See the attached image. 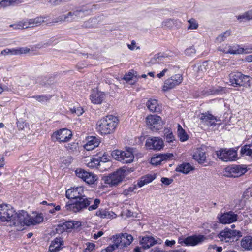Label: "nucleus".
<instances>
[{
    "label": "nucleus",
    "instance_id": "f257e3e1",
    "mask_svg": "<svg viewBox=\"0 0 252 252\" xmlns=\"http://www.w3.org/2000/svg\"><path fill=\"white\" fill-rule=\"evenodd\" d=\"M118 123V119L116 117L108 115L97 122L96 128L101 135L109 134L115 131Z\"/></svg>",
    "mask_w": 252,
    "mask_h": 252
},
{
    "label": "nucleus",
    "instance_id": "f03ea898",
    "mask_svg": "<svg viewBox=\"0 0 252 252\" xmlns=\"http://www.w3.org/2000/svg\"><path fill=\"white\" fill-rule=\"evenodd\" d=\"M92 202L91 198H87L84 196L77 199L72 203L67 202L65 206L63 208L64 212L70 211L73 213H77L82 211L90 205Z\"/></svg>",
    "mask_w": 252,
    "mask_h": 252
},
{
    "label": "nucleus",
    "instance_id": "7ed1b4c3",
    "mask_svg": "<svg viewBox=\"0 0 252 252\" xmlns=\"http://www.w3.org/2000/svg\"><path fill=\"white\" fill-rule=\"evenodd\" d=\"M112 156L123 163H129L133 161L134 155L131 149L122 151L116 150L112 152Z\"/></svg>",
    "mask_w": 252,
    "mask_h": 252
},
{
    "label": "nucleus",
    "instance_id": "20e7f679",
    "mask_svg": "<svg viewBox=\"0 0 252 252\" xmlns=\"http://www.w3.org/2000/svg\"><path fill=\"white\" fill-rule=\"evenodd\" d=\"M126 176V170L119 169L113 174L104 178L105 184L115 186L121 183Z\"/></svg>",
    "mask_w": 252,
    "mask_h": 252
},
{
    "label": "nucleus",
    "instance_id": "39448f33",
    "mask_svg": "<svg viewBox=\"0 0 252 252\" xmlns=\"http://www.w3.org/2000/svg\"><path fill=\"white\" fill-rule=\"evenodd\" d=\"M250 77L239 72H232L229 74V82L234 86H244L249 84Z\"/></svg>",
    "mask_w": 252,
    "mask_h": 252
},
{
    "label": "nucleus",
    "instance_id": "423d86ee",
    "mask_svg": "<svg viewBox=\"0 0 252 252\" xmlns=\"http://www.w3.org/2000/svg\"><path fill=\"white\" fill-rule=\"evenodd\" d=\"M217 157L225 162L235 161L237 159V151L232 149H220L216 152Z\"/></svg>",
    "mask_w": 252,
    "mask_h": 252
},
{
    "label": "nucleus",
    "instance_id": "0eeeda50",
    "mask_svg": "<svg viewBox=\"0 0 252 252\" xmlns=\"http://www.w3.org/2000/svg\"><path fill=\"white\" fill-rule=\"evenodd\" d=\"M11 222L15 226H29V215L26 211L22 210L18 213H15L12 217Z\"/></svg>",
    "mask_w": 252,
    "mask_h": 252
},
{
    "label": "nucleus",
    "instance_id": "6e6552de",
    "mask_svg": "<svg viewBox=\"0 0 252 252\" xmlns=\"http://www.w3.org/2000/svg\"><path fill=\"white\" fill-rule=\"evenodd\" d=\"M117 248L123 249L129 246L133 241V237L127 233L118 234L113 236Z\"/></svg>",
    "mask_w": 252,
    "mask_h": 252
},
{
    "label": "nucleus",
    "instance_id": "1a4fd4ad",
    "mask_svg": "<svg viewBox=\"0 0 252 252\" xmlns=\"http://www.w3.org/2000/svg\"><path fill=\"white\" fill-rule=\"evenodd\" d=\"M14 215V210L7 204H0V221L2 222L11 221Z\"/></svg>",
    "mask_w": 252,
    "mask_h": 252
},
{
    "label": "nucleus",
    "instance_id": "9d476101",
    "mask_svg": "<svg viewBox=\"0 0 252 252\" xmlns=\"http://www.w3.org/2000/svg\"><path fill=\"white\" fill-rule=\"evenodd\" d=\"M75 174L78 178L81 179L89 185L94 184L97 180V177L95 174L81 168L77 169L75 170Z\"/></svg>",
    "mask_w": 252,
    "mask_h": 252
},
{
    "label": "nucleus",
    "instance_id": "9b49d317",
    "mask_svg": "<svg viewBox=\"0 0 252 252\" xmlns=\"http://www.w3.org/2000/svg\"><path fill=\"white\" fill-rule=\"evenodd\" d=\"M247 171V169L246 165H233L225 168V175L229 177H238L244 174Z\"/></svg>",
    "mask_w": 252,
    "mask_h": 252
},
{
    "label": "nucleus",
    "instance_id": "f8f14e48",
    "mask_svg": "<svg viewBox=\"0 0 252 252\" xmlns=\"http://www.w3.org/2000/svg\"><path fill=\"white\" fill-rule=\"evenodd\" d=\"M183 81V77L180 74H177L172 76L166 79L164 83L162 90L167 91L170 89H173L176 86L180 84Z\"/></svg>",
    "mask_w": 252,
    "mask_h": 252
},
{
    "label": "nucleus",
    "instance_id": "ddd939ff",
    "mask_svg": "<svg viewBox=\"0 0 252 252\" xmlns=\"http://www.w3.org/2000/svg\"><path fill=\"white\" fill-rule=\"evenodd\" d=\"M72 136V132L70 130L63 128L54 132L52 137L60 142H66L71 138Z\"/></svg>",
    "mask_w": 252,
    "mask_h": 252
},
{
    "label": "nucleus",
    "instance_id": "4468645a",
    "mask_svg": "<svg viewBox=\"0 0 252 252\" xmlns=\"http://www.w3.org/2000/svg\"><path fill=\"white\" fill-rule=\"evenodd\" d=\"M146 123L153 130H159L164 124L160 116L153 115H150L146 117Z\"/></svg>",
    "mask_w": 252,
    "mask_h": 252
},
{
    "label": "nucleus",
    "instance_id": "2eb2a0df",
    "mask_svg": "<svg viewBox=\"0 0 252 252\" xmlns=\"http://www.w3.org/2000/svg\"><path fill=\"white\" fill-rule=\"evenodd\" d=\"M206 237L204 235H192L188 236L184 239H179V241L180 243H184L187 246H196L200 243H201L205 240Z\"/></svg>",
    "mask_w": 252,
    "mask_h": 252
},
{
    "label": "nucleus",
    "instance_id": "dca6fc26",
    "mask_svg": "<svg viewBox=\"0 0 252 252\" xmlns=\"http://www.w3.org/2000/svg\"><path fill=\"white\" fill-rule=\"evenodd\" d=\"M238 233L236 230L225 229L218 235V237L223 242H233Z\"/></svg>",
    "mask_w": 252,
    "mask_h": 252
},
{
    "label": "nucleus",
    "instance_id": "f3484780",
    "mask_svg": "<svg viewBox=\"0 0 252 252\" xmlns=\"http://www.w3.org/2000/svg\"><path fill=\"white\" fill-rule=\"evenodd\" d=\"M87 12L88 10L84 8L77 9L72 12H69L65 14L66 21L67 22H72L83 18L86 15Z\"/></svg>",
    "mask_w": 252,
    "mask_h": 252
},
{
    "label": "nucleus",
    "instance_id": "a211bd4d",
    "mask_svg": "<svg viewBox=\"0 0 252 252\" xmlns=\"http://www.w3.org/2000/svg\"><path fill=\"white\" fill-rule=\"evenodd\" d=\"M145 145L149 149L160 150L163 147V142L158 137H152L147 139Z\"/></svg>",
    "mask_w": 252,
    "mask_h": 252
},
{
    "label": "nucleus",
    "instance_id": "6ab92c4d",
    "mask_svg": "<svg viewBox=\"0 0 252 252\" xmlns=\"http://www.w3.org/2000/svg\"><path fill=\"white\" fill-rule=\"evenodd\" d=\"M84 190L82 187L71 188L66 191V197L68 199H79L84 196Z\"/></svg>",
    "mask_w": 252,
    "mask_h": 252
},
{
    "label": "nucleus",
    "instance_id": "aec40b11",
    "mask_svg": "<svg viewBox=\"0 0 252 252\" xmlns=\"http://www.w3.org/2000/svg\"><path fill=\"white\" fill-rule=\"evenodd\" d=\"M199 119L203 125L208 126H215L218 121L215 116L208 113H201L199 115Z\"/></svg>",
    "mask_w": 252,
    "mask_h": 252
},
{
    "label": "nucleus",
    "instance_id": "412c9836",
    "mask_svg": "<svg viewBox=\"0 0 252 252\" xmlns=\"http://www.w3.org/2000/svg\"><path fill=\"white\" fill-rule=\"evenodd\" d=\"M237 215L233 211L224 213L219 217V221L223 224L231 223L237 220Z\"/></svg>",
    "mask_w": 252,
    "mask_h": 252
},
{
    "label": "nucleus",
    "instance_id": "4be33fe9",
    "mask_svg": "<svg viewBox=\"0 0 252 252\" xmlns=\"http://www.w3.org/2000/svg\"><path fill=\"white\" fill-rule=\"evenodd\" d=\"M174 156L172 153H165L157 155L151 159V163L154 165H158L161 164L162 161H166L172 159Z\"/></svg>",
    "mask_w": 252,
    "mask_h": 252
},
{
    "label": "nucleus",
    "instance_id": "5701e85b",
    "mask_svg": "<svg viewBox=\"0 0 252 252\" xmlns=\"http://www.w3.org/2000/svg\"><path fill=\"white\" fill-rule=\"evenodd\" d=\"M105 96V94L97 90H93L90 95V99L92 103L95 104H100L103 101Z\"/></svg>",
    "mask_w": 252,
    "mask_h": 252
},
{
    "label": "nucleus",
    "instance_id": "b1692460",
    "mask_svg": "<svg viewBox=\"0 0 252 252\" xmlns=\"http://www.w3.org/2000/svg\"><path fill=\"white\" fill-rule=\"evenodd\" d=\"M230 51H226L231 54H248L252 51V46H247L245 48L241 47L238 45L231 46L229 48Z\"/></svg>",
    "mask_w": 252,
    "mask_h": 252
},
{
    "label": "nucleus",
    "instance_id": "393cba45",
    "mask_svg": "<svg viewBox=\"0 0 252 252\" xmlns=\"http://www.w3.org/2000/svg\"><path fill=\"white\" fill-rule=\"evenodd\" d=\"M63 245V239L60 237H57L52 241L49 248V251L51 252L59 251L63 248L62 246Z\"/></svg>",
    "mask_w": 252,
    "mask_h": 252
},
{
    "label": "nucleus",
    "instance_id": "a878e982",
    "mask_svg": "<svg viewBox=\"0 0 252 252\" xmlns=\"http://www.w3.org/2000/svg\"><path fill=\"white\" fill-rule=\"evenodd\" d=\"M146 106L151 112H160L161 111V106L156 99L148 100L146 103Z\"/></svg>",
    "mask_w": 252,
    "mask_h": 252
},
{
    "label": "nucleus",
    "instance_id": "bb28decb",
    "mask_svg": "<svg viewBox=\"0 0 252 252\" xmlns=\"http://www.w3.org/2000/svg\"><path fill=\"white\" fill-rule=\"evenodd\" d=\"M193 158L197 161L199 163H203L206 158V154L202 148H197L194 151L193 155Z\"/></svg>",
    "mask_w": 252,
    "mask_h": 252
},
{
    "label": "nucleus",
    "instance_id": "cd10ccee",
    "mask_svg": "<svg viewBox=\"0 0 252 252\" xmlns=\"http://www.w3.org/2000/svg\"><path fill=\"white\" fill-rule=\"evenodd\" d=\"M100 144V140L95 137L88 138L87 143L84 145V148L87 151L93 150L97 147Z\"/></svg>",
    "mask_w": 252,
    "mask_h": 252
},
{
    "label": "nucleus",
    "instance_id": "c85d7f7f",
    "mask_svg": "<svg viewBox=\"0 0 252 252\" xmlns=\"http://www.w3.org/2000/svg\"><path fill=\"white\" fill-rule=\"evenodd\" d=\"M140 243L142 247L144 249H147L157 244L158 242L154 237L146 236L142 238Z\"/></svg>",
    "mask_w": 252,
    "mask_h": 252
},
{
    "label": "nucleus",
    "instance_id": "c756f323",
    "mask_svg": "<svg viewBox=\"0 0 252 252\" xmlns=\"http://www.w3.org/2000/svg\"><path fill=\"white\" fill-rule=\"evenodd\" d=\"M240 245L246 250H252V236L248 235L244 237L241 240Z\"/></svg>",
    "mask_w": 252,
    "mask_h": 252
},
{
    "label": "nucleus",
    "instance_id": "7c9ffc66",
    "mask_svg": "<svg viewBox=\"0 0 252 252\" xmlns=\"http://www.w3.org/2000/svg\"><path fill=\"white\" fill-rule=\"evenodd\" d=\"M96 215L101 218L113 219L116 217V214L112 211L106 209H100L96 213Z\"/></svg>",
    "mask_w": 252,
    "mask_h": 252
},
{
    "label": "nucleus",
    "instance_id": "2f4dec72",
    "mask_svg": "<svg viewBox=\"0 0 252 252\" xmlns=\"http://www.w3.org/2000/svg\"><path fill=\"white\" fill-rule=\"evenodd\" d=\"M23 2V0H2L0 1V8L14 6Z\"/></svg>",
    "mask_w": 252,
    "mask_h": 252
},
{
    "label": "nucleus",
    "instance_id": "473e14b6",
    "mask_svg": "<svg viewBox=\"0 0 252 252\" xmlns=\"http://www.w3.org/2000/svg\"><path fill=\"white\" fill-rule=\"evenodd\" d=\"M192 169L193 168L190 164L182 163L176 167V171L184 174H188Z\"/></svg>",
    "mask_w": 252,
    "mask_h": 252
},
{
    "label": "nucleus",
    "instance_id": "72a5a7b5",
    "mask_svg": "<svg viewBox=\"0 0 252 252\" xmlns=\"http://www.w3.org/2000/svg\"><path fill=\"white\" fill-rule=\"evenodd\" d=\"M45 18L43 17L39 16L35 18L29 19V23L30 24L31 27H36L40 25L42 23L45 22Z\"/></svg>",
    "mask_w": 252,
    "mask_h": 252
},
{
    "label": "nucleus",
    "instance_id": "f704fd0d",
    "mask_svg": "<svg viewBox=\"0 0 252 252\" xmlns=\"http://www.w3.org/2000/svg\"><path fill=\"white\" fill-rule=\"evenodd\" d=\"M43 216L41 213L37 214L34 217H29V226L39 224L43 221Z\"/></svg>",
    "mask_w": 252,
    "mask_h": 252
},
{
    "label": "nucleus",
    "instance_id": "c9c22d12",
    "mask_svg": "<svg viewBox=\"0 0 252 252\" xmlns=\"http://www.w3.org/2000/svg\"><path fill=\"white\" fill-rule=\"evenodd\" d=\"M102 161V157H99L97 158H92L90 161L86 164L87 166L90 168H94L97 167Z\"/></svg>",
    "mask_w": 252,
    "mask_h": 252
},
{
    "label": "nucleus",
    "instance_id": "e433bc0d",
    "mask_svg": "<svg viewBox=\"0 0 252 252\" xmlns=\"http://www.w3.org/2000/svg\"><path fill=\"white\" fill-rule=\"evenodd\" d=\"M98 23V21L97 19L96 18L94 17L90 18L88 20L85 21L82 26L86 28H90L94 27L96 25H97Z\"/></svg>",
    "mask_w": 252,
    "mask_h": 252
},
{
    "label": "nucleus",
    "instance_id": "4c0bfd02",
    "mask_svg": "<svg viewBox=\"0 0 252 252\" xmlns=\"http://www.w3.org/2000/svg\"><path fill=\"white\" fill-rule=\"evenodd\" d=\"M178 134L179 137L180 138V141L182 142H184L187 140L188 139V136L187 134L180 125H178Z\"/></svg>",
    "mask_w": 252,
    "mask_h": 252
},
{
    "label": "nucleus",
    "instance_id": "58836bf2",
    "mask_svg": "<svg viewBox=\"0 0 252 252\" xmlns=\"http://www.w3.org/2000/svg\"><path fill=\"white\" fill-rule=\"evenodd\" d=\"M241 154L252 157V147L250 145H246L243 146L241 149Z\"/></svg>",
    "mask_w": 252,
    "mask_h": 252
},
{
    "label": "nucleus",
    "instance_id": "ea45409f",
    "mask_svg": "<svg viewBox=\"0 0 252 252\" xmlns=\"http://www.w3.org/2000/svg\"><path fill=\"white\" fill-rule=\"evenodd\" d=\"M208 62L206 61L200 64L197 67L196 71L199 74L206 72L208 68Z\"/></svg>",
    "mask_w": 252,
    "mask_h": 252
},
{
    "label": "nucleus",
    "instance_id": "a19ab883",
    "mask_svg": "<svg viewBox=\"0 0 252 252\" xmlns=\"http://www.w3.org/2000/svg\"><path fill=\"white\" fill-rule=\"evenodd\" d=\"M231 35V31L227 30L222 34L219 35L217 38L216 40L219 43L224 41L228 37Z\"/></svg>",
    "mask_w": 252,
    "mask_h": 252
},
{
    "label": "nucleus",
    "instance_id": "79ce46f5",
    "mask_svg": "<svg viewBox=\"0 0 252 252\" xmlns=\"http://www.w3.org/2000/svg\"><path fill=\"white\" fill-rule=\"evenodd\" d=\"M175 22L174 19H167L162 22L161 25L162 27L171 28L175 25Z\"/></svg>",
    "mask_w": 252,
    "mask_h": 252
},
{
    "label": "nucleus",
    "instance_id": "37998d69",
    "mask_svg": "<svg viewBox=\"0 0 252 252\" xmlns=\"http://www.w3.org/2000/svg\"><path fill=\"white\" fill-rule=\"evenodd\" d=\"M189 25L188 27V30H196L198 27V24L194 18H191L188 21Z\"/></svg>",
    "mask_w": 252,
    "mask_h": 252
},
{
    "label": "nucleus",
    "instance_id": "c03bdc74",
    "mask_svg": "<svg viewBox=\"0 0 252 252\" xmlns=\"http://www.w3.org/2000/svg\"><path fill=\"white\" fill-rule=\"evenodd\" d=\"M136 189V185H132V186H130L129 187H128V189H125L123 191L122 194L123 195H124L125 196H127L128 195H129L130 193H131L135 189Z\"/></svg>",
    "mask_w": 252,
    "mask_h": 252
},
{
    "label": "nucleus",
    "instance_id": "a18cd8bd",
    "mask_svg": "<svg viewBox=\"0 0 252 252\" xmlns=\"http://www.w3.org/2000/svg\"><path fill=\"white\" fill-rule=\"evenodd\" d=\"M185 54L187 56H192L195 55L196 50L193 46H190L185 50Z\"/></svg>",
    "mask_w": 252,
    "mask_h": 252
},
{
    "label": "nucleus",
    "instance_id": "49530a36",
    "mask_svg": "<svg viewBox=\"0 0 252 252\" xmlns=\"http://www.w3.org/2000/svg\"><path fill=\"white\" fill-rule=\"evenodd\" d=\"M36 99L39 102H45L49 100L50 97L48 96L44 95H36L32 97Z\"/></svg>",
    "mask_w": 252,
    "mask_h": 252
},
{
    "label": "nucleus",
    "instance_id": "de8ad7c7",
    "mask_svg": "<svg viewBox=\"0 0 252 252\" xmlns=\"http://www.w3.org/2000/svg\"><path fill=\"white\" fill-rule=\"evenodd\" d=\"M100 203V200L99 199H95L94 201V204L91 206H89L88 210L92 211L96 209Z\"/></svg>",
    "mask_w": 252,
    "mask_h": 252
},
{
    "label": "nucleus",
    "instance_id": "09e8293b",
    "mask_svg": "<svg viewBox=\"0 0 252 252\" xmlns=\"http://www.w3.org/2000/svg\"><path fill=\"white\" fill-rule=\"evenodd\" d=\"M165 136L166 141L168 143L172 142L175 140V137L172 132H170L169 131L165 133Z\"/></svg>",
    "mask_w": 252,
    "mask_h": 252
},
{
    "label": "nucleus",
    "instance_id": "8fccbe9b",
    "mask_svg": "<svg viewBox=\"0 0 252 252\" xmlns=\"http://www.w3.org/2000/svg\"><path fill=\"white\" fill-rule=\"evenodd\" d=\"M236 17L240 22H242L243 20H250L247 11L241 15L236 16Z\"/></svg>",
    "mask_w": 252,
    "mask_h": 252
},
{
    "label": "nucleus",
    "instance_id": "3c124183",
    "mask_svg": "<svg viewBox=\"0 0 252 252\" xmlns=\"http://www.w3.org/2000/svg\"><path fill=\"white\" fill-rule=\"evenodd\" d=\"M63 224L66 231L74 227V221H66Z\"/></svg>",
    "mask_w": 252,
    "mask_h": 252
},
{
    "label": "nucleus",
    "instance_id": "603ef678",
    "mask_svg": "<svg viewBox=\"0 0 252 252\" xmlns=\"http://www.w3.org/2000/svg\"><path fill=\"white\" fill-rule=\"evenodd\" d=\"M118 249L117 246L114 243L113 245H109L105 249H102L101 252H112L115 249Z\"/></svg>",
    "mask_w": 252,
    "mask_h": 252
},
{
    "label": "nucleus",
    "instance_id": "864d4df0",
    "mask_svg": "<svg viewBox=\"0 0 252 252\" xmlns=\"http://www.w3.org/2000/svg\"><path fill=\"white\" fill-rule=\"evenodd\" d=\"M72 113L76 114L77 116L82 115L83 113V109L81 107L73 108L70 109Z\"/></svg>",
    "mask_w": 252,
    "mask_h": 252
},
{
    "label": "nucleus",
    "instance_id": "5fc2aeb1",
    "mask_svg": "<svg viewBox=\"0 0 252 252\" xmlns=\"http://www.w3.org/2000/svg\"><path fill=\"white\" fill-rule=\"evenodd\" d=\"M142 178L145 181V183L147 184L151 182L155 179V177L153 175L149 174L143 176Z\"/></svg>",
    "mask_w": 252,
    "mask_h": 252
},
{
    "label": "nucleus",
    "instance_id": "6e6d98bb",
    "mask_svg": "<svg viewBox=\"0 0 252 252\" xmlns=\"http://www.w3.org/2000/svg\"><path fill=\"white\" fill-rule=\"evenodd\" d=\"M55 231L58 234H61L63 232L66 231L63 223L58 224L57 226H56L55 228Z\"/></svg>",
    "mask_w": 252,
    "mask_h": 252
},
{
    "label": "nucleus",
    "instance_id": "4d7b16f0",
    "mask_svg": "<svg viewBox=\"0 0 252 252\" xmlns=\"http://www.w3.org/2000/svg\"><path fill=\"white\" fill-rule=\"evenodd\" d=\"M19 23L20 25L19 27L21 28V29L31 27L30 24L29 23V19L24 21L20 22Z\"/></svg>",
    "mask_w": 252,
    "mask_h": 252
},
{
    "label": "nucleus",
    "instance_id": "13d9d810",
    "mask_svg": "<svg viewBox=\"0 0 252 252\" xmlns=\"http://www.w3.org/2000/svg\"><path fill=\"white\" fill-rule=\"evenodd\" d=\"M17 54L18 55H20L22 54H26L29 52L30 49L27 47H20L17 48Z\"/></svg>",
    "mask_w": 252,
    "mask_h": 252
},
{
    "label": "nucleus",
    "instance_id": "bf43d9fd",
    "mask_svg": "<svg viewBox=\"0 0 252 252\" xmlns=\"http://www.w3.org/2000/svg\"><path fill=\"white\" fill-rule=\"evenodd\" d=\"M66 21V17L65 14L62 15L61 16H59V17H57L55 21L53 22L54 23H58V22H65Z\"/></svg>",
    "mask_w": 252,
    "mask_h": 252
},
{
    "label": "nucleus",
    "instance_id": "052dcab7",
    "mask_svg": "<svg viewBox=\"0 0 252 252\" xmlns=\"http://www.w3.org/2000/svg\"><path fill=\"white\" fill-rule=\"evenodd\" d=\"M162 57V56H160L159 54L156 55L151 59L150 62L152 63H159V60Z\"/></svg>",
    "mask_w": 252,
    "mask_h": 252
},
{
    "label": "nucleus",
    "instance_id": "680f3d73",
    "mask_svg": "<svg viewBox=\"0 0 252 252\" xmlns=\"http://www.w3.org/2000/svg\"><path fill=\"white\" fill-rule=\"evenodd\" d=\"M231 47V46L226 44L224 46H223L222 47H220L218 48V50L219 51H222L225 53L229 54V52H227L226 51H230V49H229V47L230 48Z\"/></svg>",
    "mask_w": 252,
    "mask_h": 252
},
{
    "label": "nucleus",
    "instance_id": "e2e57ef3",
    "mask_svg": "<svg viewBox=\"0 0 252 252\" xmlns=\"http://www.w3.org/2000/svg\"><path fill=\"white\" fill-rule=\"evenodd\" d=\"M127 47L130 50H134L135 48L136 49H140V47L136 46V42L134 40H132L130 44H128Z\"/></svg>",
    "mask_w": 252,
    "mask_h": 252
},
{
    "label": "nucleus",
    "instance_id": "0e129e2a",
    "mask_svg": "<svg viewBox=\"0 0 252 252\" xmlns=\"http://www.w3.org/2000/svg\"><path fill=\"white\" fill-rule=\"evenodd\" d=\"M64 1L65 0H48L49 3L53 6L58 5Z\"/></svg>",
    "mask_w": 252,
    "mask_h": 252
},
{
    "label": "nucleus",
    "instance_id": "69168bd1",
    "mask_svg": "<svg viewBox=\"0 0 252 252\" xmlns=\"http://www.w3.org/2000/svg\"><path fill=\"white\" fill-rule=\"evenodd\" d=\"M161 181L163 184L166 185H169L172 182L173 180L168 178L162 177L161 179Z\"/></svg>",
    "mask_w": 252,
    "mask_h": 252
},
{
    "label": "nucleus",
    "instance_id": "338daca9",
    "mask_svg": "<svg viewBox=\"0 0 252 252\" xmlns=\"http://www.w3.org/2000/svg\"><path fill=\"white\" fill-rule=\"evenodd\" d=\"M133 77V74L131 72H129L127 74H126L125 75L123 78V79L126 80V81H129L132 79Z\"/></svg>",
    "mask_w": 252,
    "mask_h": 252
},
{
    "label": "nucleus",
    "instance_id": "774afa93",
    "mask_svg": "<svg viewBox=\"0 0 252 252\" xmlns=\"http://www.w3.org/2000/svg\"><path fill=\"white\" fill-rule=\"evenodd\" d=\"M95 244H94V243H88L87 244V248H86V252H87L88 251H93L94 248H95Z\"/></svg>",
    "mask_w": 252,
    "mask_h": 252
}]
</instances>
